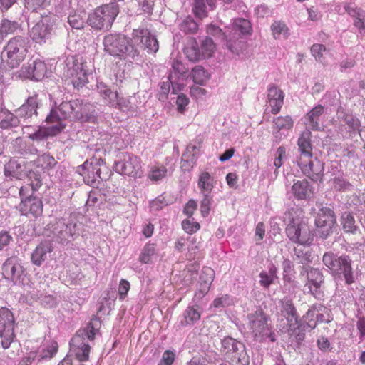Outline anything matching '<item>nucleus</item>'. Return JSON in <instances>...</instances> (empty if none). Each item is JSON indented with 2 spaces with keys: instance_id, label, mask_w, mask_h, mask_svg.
<instances>
[{
  "instance_id": "nucleus-1",
  "label": "nucleus",
  "mask_w": 365,
  "mask_h": 365,
  "mask_svg": "<svg viewBox=\"0 0 365 365\" xmlns=\"http://www.w3.org/2000/svg\"><path fill=\"white\" fill-rule=\"evenodd\" d=\"M104 50L113 56L124 59H134L138 56V48L146 49L148 53H155L158 51V41L148 29H134L132 34V44L122 34H108L103 40Z\"/></svg>"
},
{
  "instance_id": "nucleus-2",
  "label": "nucleus",
  "mask_w": 365,
  "mask_h": 365,
  "mask_svg": "<svg viewBox=\"0 0 365 365\" xmlns=\"http://www.w3.org/2000/svg\"><path fill=\"white\" fill-rule=\"evenodd\" d=\"M311 133L306 130L299 136L297 142L299 155L297 156V165L302 172L312 181L321 180L324 168L322 163L312 155V146L310 141Z\"/></svg>"
},
{
  "instance_id": "nucleus-3",
  "label": "nucleus",
  "mask_w": 365,
  "mask_h": 365,
  "mask_svg": "<svg viewBox=\"0 0 365 365\" xmlns=\"http://www.w3.org/2000/svg\"><path fill=\"white\" fill-rule=\"evenodd\" d=\"M227 29L225 32H222L220 28L211 24L208 26L207 31L210 35L218 36L222 37V39H226L227 48L232 53L239 54L242 44L240 37L242 35L251 34V24L247 19H237Z\"/></svg>"
},
{
  "instance_id": "nucleus-4",
  "label": "nucleus",
  "mask_w": 365,
  "mask_h": 365,
  "mask_svg": "<svg viewBox=\"0 0 365 365\" xmlns=\"http://www.w3.org/2000/svg\"><path fill=\"white\" fill-rule=\"evenodd\" d=\"M46 234L53 241L61 244H67L80 235V225L71 218L56 220L47 225Z\"/></svg>"
},
{
  "instance_id": "nucleus-5",
  "label": "nucleus",
  "mask_w": 365,
  "mask_h": 365,
  "mask_svg": "<svg viewBox=\"0 0 365 365\" xmlns=\"http://www.w3.org/2000/svg\"><path fill=\"white\" fill-rule=\"evenodd\" d=\"M28 49V39L21 36H16L9 39L4 47L1 58L9 68H17L24 61Z\"/></svg>"
},
{
  "instance_id": "nucleus-6",
  "label": "nucleus",
  "mask_w": 365,
  "mask_h": 365,
  "mask_svg": "<svg viewBox=\"0 0 365 365\" xmlns=\"http://www.w3.org/2000/svg\"><path fill=\"white\" fill-rule=\"evenodd\" d=\"M296 214L297 212L293 210L287 213L289 222L286 228L287 235L294 242L309 245L313 241V234L307 222Z\"/></svg>"
},
{
  "instance_id": "nucleus-7",
  "label": "nucleus",
  "mask_w": 365,
  "mask_h": 365,
  "mask_svg": "<svg viewBox=\"0 0 365 365\" xmlns=\"http://www.w3.org/2000/svg\"><path fill=\"white\" fill-rule=\"evenodd\" d=\"M96 332L97 329L89 324L86 328L80 329L71 339V351L79 361L88 360L91 349L88 341L94 339Z\"/></svg>"
},
{
  "instance_id": "nucleus-8",
  "label": "nucleus",
  "mask_w": 365,
  "mask_h": 365,
  "mask_svg": "<svg viewBox=\"0 0 365 365\" xmlns=\"http://www.w3.org/2000/svg\"><path fill=\"white\" fill-rule=\"evenodd\" d=\"M323 263L329 270L339 277L342 275L347 284L354 282L351 259L348 256H337L331 252H325L322 259Z\"/></svg>"
},
{
  "instance_id": "nucleus-9",
  "label": "nucleus",
  "mask_w": 365,
  "mask_h": 365,
  "mask_svg": "<svg viewBox=\"0 0 365 365\" xmlns=\"http://www.w3.org/2000/svg\"><path fill=\"white\" fill-rule=\"evenodd\" d=\"M106 169L101 156H93L85 161L82 165L78 166L76 172L83 177L85 183L95 187L101 184L103 179L101 176L102 170Z\"/></svg>"
},
{
  "instance_id": "nucleus-10",
  "label": "nucleus",
  "mask_w": 365,
  "mask_h": 365,
  "mask_svg": "<svg viewBox=\"0 0 365 365\" xmlns=\"http://www.w3.org/2000/svg\"><path fill=\"white\" fill-rule=\"evenodd\" d=\"M118 14L115 4H106L98 7L88 17V24L96 30L108 29Z\"/></svg>"
},
{
  "instance_id": "nucleus-11",
  "label": "nucleus",
  "mask_w": 365,
  "mask_h": 365,
  "mask_svg": "<svg viewBox=\"0 0 365 365\" xmlns=\"http://www.w3.org/2000/svg\"><path fill=\"white\" fill-rule=\"evenodd\" d=\"M248 327L251 330L254 337L259 341L269 339L271 341H274V333L272 331L271 327L268 324V317L259 309L247 316Z\"/></svg>"
},
{
  "instance_id": "nucleus-12",
  "label": "nucleus",
  "mask_w": 365,
  "mask_h": 365,
  "mask_svg": "<svg viewBox=\"0 0 365 365\" xmlns=\"http://www.w3.org/2000/svg\"><path fill=\"white\" fill-rule=\"evenodd\" d=\"M221 344V351L230 359L232 365H249V356L242 342L226 336L222 339Z\"/></svg>"
},
{
  "instance_id": "nucleus-13",
  "label": "nucleus",
  "mask_w": 365,
  "mask_h": 365,
  "mask_svg": "<svg viewBox=\"0 0 365 365\" xmlns=\"http://www.w3.org/2000/svg\"><path fill=\"white\" fill-rule=\"evenodd\" d=\"M59 116L56 110H51L50 114L46 119L48 125L46 127H40L33 133H29V126L23 128L24 133H27L28 137L34 141H41L48 136H53L60 133L65 127L64 124L59 122Z\"/></svg>"
},
{
  "instance_id": "nucleus-14",
  "label": "nucleus",
  "mask_w": 365,
  "mask_h": 365,
  "mask_svg": "<svg viewBox=\"0 0 365 365\" xmlns=\"http://www.w3.org/2000/svg\"><path fill=\"white\" fill-rule=\"evenodd\" d=\"M333 124L342 137L351 135L357 131L360 127L359 120L351 113H348L341 106L339 107L336 111V118L333 120Z\"/></svg>"
},
{
  "instance_id": "nucleus-15",
  "label": "nucleus",
  "mask_w": 365,
  "mask_h": 365,
  "mask_svg": "<svg viewBox=\"0 0 365 365\" xmlns=\"http://www.w3.org/2000/svg\"><path fill=\"white\" fill-rule=\"evenodd\" d=\"M15 319L13 313L6 307L0 308V338L4 349H8L14 338Z\"/></svg>"
},
{
  "instance_id": "nucleus-16",
  "label": "nucleus",
  "mask_w": 365,
  "mask_h": 365,
  "mask_svg": "<svg viewBox=\"0 0 365 365\" xmlns=\"http://www.w3.org/2000/svg\"><path fill=\"white\" fill-rule=\"evenodd\" d=\"M315 225L324 237L332 233L336 226V216L334 210L327 207L319 209L315 217Z\"/></svg>"
},
{
  "instance_id": "nucleus-17",
  "label": "nucleus",
  "mask_w": 365,
  "mask_h": 365,
  "mask_svg": "<svg viewBox=\"0 0 365 365\" xmlns=\"http://www.w3.org/2000/svg\"><path fill=\"white\" fill-rule=\"evenodd\" d=\"M114 168L117 173L131 177H136L141 174L140 158L128 153L123 154L122 160L115 163Z\"/></svg>"
},
{
  "instance_id": "nucleus-18",
  "label": "nucleus",
  "mask_w": 365,
  "mask_h": 365,
  "mask_svg": "<svg viewBox=\"0 0 365 365\" xmlns=\"http://www.w3.org/2000/svg\"><path fill=\"white\" fill-rule=\"evenodd\" d=\"M300 274H307V283L305 287H307L309 292L317 299H320L324 297L321 290V285L324 282L322 274L317 269L310 268L303 266Z\"/></svg>"
},
{
  "instance_id": "nucleus-19",
  "label": "nucleus",
  "mask_w": 365,
  "mask_h": 365,
  "mask_svg": "<svg viewBox=\"0 0 365 365\" xmlns=\"http://www.w3.org/2000/svg\"><path fill=\"white\" fill-rule=\"evenodd\" d=\"M53 31V24L48 17L42 18L30 31V36L37 43H44L51 38Z\"/></svg>"
},
{
  "instance_id": "nucleus-20",
  "label": "nucleus",
  "mask_w": 365,
  "mask_h": 365,
  "mask_svg": "<svg viewBox=\"0 0 365 365\" xmlns=\"http://www.w3.org/2000/svg\"><path fill=\"white\" fill-rule=\"evenodd\" d=\"M2 270L5 277L11 279L14 284H23L26 275L23 266L15 257L8 258L3 264Z\"/></svg>"
},
{
  "instance_id": "nucleus-21",
  "label": "nucleus",
  "mask_w": 365,
  "mask_h": 365,
  "mask_svg": "<svg viewBox=\"0 0 365 365\" xmlns=\"http://www.w3.org/2000/svg\"><path fill=\"white\" fill-rule=\"evenodd\" d=\"M189 69L178 61H174L172 64V70L168 76L171 83L172 92L175 94L180 91L184 86V82L188 76Z\"/></svg>"
},
{
  "instance_id": "nucleus-22",
  "label": "nucleus",
  "mask_w": 365,
  "mask_h": 365,
  "mask_svg": "<svg viewBox=\"0 0 365 365\" xmlns=\"http://www.w3.org/2000/svg\"><path fill=\"white\" fill-rule=\"evenodd\" d=\"M19 73V76L22 78L40 81L46 76L47 66L44 61L35 59L22 66Z\"/></svg>"
},
{
  "instance_id": "nucleus-23",
  "label": "nucleus",
  "mask_w": 365,
  "mask_h": 365,
  "mask_svg": "<svg viewBox=\"0 0 365 365\" xmlns=\"http://www.w3.org/2000/svg\"><path fill=\"white\" fill-rule=\"evenodd\" d=\"M19 210L22 215L38 217L43 212V203L39 198L29 197L21 200Z\"/></svg>"
},
{
  "instance_id": "nucleus-24",
  "label": "nucleus",
  "mask_w": 365,
  "mask_h": 365,
  "mask_svg": "<svg viewBox=\"0 0 365 365\" xmlns=\"http://www.w3.org/2000/svg\"><path fill=\"white\" fill-rule=\"evenodd\" d=\"M324 116V108L317 105L306 114L304 123L307 128L319 130L323 127Z\"/></svg>"
},
{
  "instance_id": "nucleus-25",
  "label": "nucleus",
  "mask_w": 365,
  "mask_h": 365,
  "mask_svg": "<svg viewBox=\"0 0 365 365\" xmlns=\"http://www.w3.org/2000/svg\"><path fill=\"white\" fill-rule=\"evenodd\" d=\"M67 76L72 78V83L74 87H82L88 83L87 71L83 63L77 60L73 62V66L68 68Z\"/></svg>"
},
{
  "instance_id": "nucleus-26",
  "label": "nucleus",
  "mask_w": 365,
  "mask_h": 365,
  "mask_svg": "<svg viewBox=\"0 0 365 365\" xmlns=\"http://www.w3.org/2000/svg\"><path fill=\"white\" fill-rule=\"evenodd\" d=\"M78 100H73L70 101H65L61 103L57 109H52L51 110H56L60 118L59 122L62 124V120L67 118H70L71 115L76 118L81 117V114L79 113V108L81 107Z\"/></svg>"
},
{
  "instance_id": "nucleus-27",
  "label": "nucleus",
  "mask_w": 365,
  "mask_h": 365,
  "mask_svg": "<svg viewBox=\"0 0 365 365\" xmlns=\"http://www.w3.org/2000/svg\"><path fill=\"white\" fill-rule=\"evenodd\" d=\"M214 277L215 271L212 268L209 267L202 268L200 275L199 287L195 294V297L201 299L208 292Z\"/></svg>"
},
{
  "instance_id": "nucleus-28",
  "label": "nucleus",
  "mask_w": 365,
  "mask_h": 365,
  "mask_svg": "<svg viewBox=\"0 0 365 365\" xmlns=\"http://www.w3.org/2000/svg\"><path fill=\"white\" fill-rule=\"evenodd\" d=\"M273 134L279 140L284 138L294 125L292 118L289 115L277 117L273 120Z\"/></svg>"
},
{
  "instance_id": "nucleus-29",
  "label": "nucleus",
  "mask_w": 365,
  "mask_h": 365,
  "mask_svg": "<svg viewBox=\"0 0 365 365\" xmlns=\"http://www.w3.org/2000/svg\"><path fill=\"white\" fill-rule=\"evenodd\" d=\"M284 95L283 91L275 86H270L267 89V103L271 107L273 114L278 113L284 103Z\"/></svg>"
},
{
  "instance_id": "nucleus-30",
  "label": "nucleus",
  "mask_w": 365,
  "mask_h": 365,
  "mask_svg": "<svg viewBox=\"0 0 365 365\" xmlns=\"http://www.w3.org/2000/svg\"><path fill=\"white\" fill-rule=\"evenodd\" d=\"M38 106V95L34 93L26 98L25 103L15 110V113L20 118H30L34 115H37Z\"/></svg>"
},
{
  "instance_id": "nucleus-31",
  "label": "nucleus",
  "mask_w": 365,
  "mask_h": 365,
  "mask_svg": "<svg viewBox=\"0 0 365 365\" xmlns=\"http://www.w3.org/2000/svg\"><path fill=\"white\" fill-rule=\"evenodd\" d=\"M4 174L6 176L21 179L26 175L24 162L23 160L19 161L15 159H11L5 165Z\"/></svg>"
},
{
  "instance_id": "nucleus-32",
  "label": "nucleus",
  "mask_w": 365,
  "mask_h": 365,
  "mask_svg": "<svg viewBox=\"0 0 365 365\" xmlns=\"http://www.w3.org/2000/svg\"><path fill=\"white\" fill-rule=\"evenodd\" d=\"M292 193L298 200H307L312 197L313 191L307 180H297L291 187Z\"/></svg>"
},
{
  "instance_id": "nucleus-33",
  "label": "nucleus",
  "mask_w": 365,
  "mask_h": 365,
  "mask_svg": "<svg viewBox=\"0 0 365 365\" xmlns=\"http://www.w3.org/2000/svg\"><path fill=\"white\" fill-rule=\"evenodd\" d=\"M19 117L8 110H1V117L0 120V128L3 130H9L17 128L20 125Z\"/></svg>"
},
{
  "instance_id": "nucleus-34",
  "label": "nucleus",
  "mask_w": 365,
  "mask_h": 365,
  "mask_svg": "<svg viewBox=\"0 0 365 365\" xmlns=\"http://www.w3.org/2000/svg\"><path fill=\"white\" fill-rule=\"evenodd\" d=\"M51 252V243L45 241L40 243L36 247L31 255L32 262L37 266L41 265L42 262L46 259L47 253Z\"/></svg>"
},
{
  "instance_id": "nucleus-35",
  "label": "nucleus",
  "mask_w": 365,
  "mask_h": 365,
  "mask_svg": "<svg viewBox=\"0 0 365 365\" xmlns=\"http://www.w3.org/2000/svg\"><path fill=\"white\" fill-rule=\"evenodd\" d=\"M58 344L55 341H51L48 343L41 346L33 359L41 361L52 358L58 351Z\"/></svg>"
},
{
  "instance_id": "nucleus-36",
  "label": "nucleus",
  "mask_w": 365,
  "mask_h": 365,
  "mask_svg": "<svg viewBox=\"0 0 365 365\" xmlns=\"http://www.w3.org/2000/svg\"><path fill=\"white\" fill-rule=\"evenodd\" d=\"M205 2L211 10L215 9L216 0H194L192 11L195 15L200 19L207 16Z\"/></svg>"
},
{
  "instance_id": "nucleus-37",
  "label": "nucleus",
  "mask_w": 365,
  "mask_h": 365,
  "mask_svg": "<svg viewBox=\"0 0 365 365\" xmlns=\"http://www.w3.org/2000/svg\"><path fill=\"white\" fill-rule=\"evenodd\" d=\"M97 91L99 95L103 98L105 103L109 106L116 104V98L118 93L113 92L103 82L97 83Z\"/></svg>"
},
{
  "instance_id": "nucleus-38",
  "label": "nucleus",
  "mask_w": 365,
  "mask_h": 365,
  "mask_svg": "<svg viewBox=\"0 0 365 365\" xmlns=\"http://www.w3.org/2000/svg\"><path fill=\"white\" fill-rule=\"evenodd\" d=\"M197 186L200 193H211L214 188V179L208 172H202L199 175Z\"/></svg>"
},
{
  "instance_id": "nucleus-39",
  "label": "nucleus",
  "mask_w": 365,
  "mask_h": 365,
  "mask_svg": "<svg viewBox=\"0 0 365 365\" xmlns=\"http://www.w3.org/2000/svg\"><path fill=\"white\" fill-rule=\"evenodd\" d=\"M20 25L16 21L3 19L0 22V43L9 35L14 33Z\"/></svg>"
},
{
  "instance_id": "nucleus-40",
  "label": "nucleus",
  "mask_w": 365,
  "mask_h": 365,
  "mask_svg": "<svg viewBox=\"0 0 365 365\" xmlns=\"http://www.w3.org/2000/svg\"><path fill=\"white\" fill-rule=\"evenodd\" d=\"M201 314L194 306H188L182 314L180 323L182 326L192 325L200 319Z\"/></svg>"
},
{
  "instance_id": "nucleus-41",
  "label": "nucleus",
  "mask_w": 365,
  "mask_h": 365,
  "mask_svg": "<svg viewBox=\"0 0 365 365\" xmlns=\"http://www.w3.org/2000/svg\"><path fill=\"white\" fill-rule=\"evenodd\" d=\"M317 310L326 311V307L320 304H314L304 316V320L307 327L312 329H314L317 326L316 315Z\"/></svg>"
},
{
  "instance_id": "nucleus-42",
  "label": "nucleus",
  "mask_w": 365,
  "mask_h": 365,
  "mask_svg": "<svg viewBox=\"0 0 365 365\" xmlns=\"http://www.w3.org/2000/svg\"><path fill=\"white\" fill-rule=\"evenodd\" d=\"M341 224L344 232L355 233L358 230L355 219L351 213L345 212L341 217Z\"/></svg>"
},
{
  "instance_id": "nucleus-43",
  "label": "nucleus",
  "mask_w": 365,
  "mask_h": 365,
  "mask_svg": "<svg viewBox=\"0 0 365 365\" xmlns=\"http://www.w3.org/2000/svg\"><path fill=\"white\" fill-rule=\"evenodd\" d=\"M271 30L275 39L287 38L289 35V29L285 23L281 21H275L271 25Z\"/></svg>"
},
{
  "instance_id": "nucleus-44",
  "label": "nucleus",
  "mask_w": 365,
  "mask_h": 365,
  "mask_svg": "<svg viewBox=\"0 0 365 365\" xmlns=\"http://www.w3.org/2000/svg\"><path fill=\"white\" fill-rule=\"evenodd\" d=\"M55 158L48 153L39 155L34 161V165L43 170H49L56 165Z\"/></svg>"
},
{
  "instance_id": "nucleus-45",
  "label": "nucleus",
  "mask_w": 365,
  "mask_h": 365,
  "mask_svg": "<svg viewBox=\"0 0 365 365\" xmlns=\"http://www.w3.org/2000/svg\"><path fill=\"white\" fill-rule=\"evenodd\" d=\"M332 187L339 192H349L354 188L353 185L343 177H335L331 180Z\"/></svg>"
},
{
  "instance_id": "nucleus-46",
  "label": "nucleus",
  "mask_w": 365,
  "mask_h": 365,
  "mask_svg": "<svg viewBox=\"0 0 365 365\" xmlns=\"http://www.w3.org/2000/svg\"><path fill=\"white\" fill-rule=\"evenodd\" d=\"M184 52L190 61H197L202 56V53L198 48V45L195 41H192L185 46Z\"/></svg>"
},
{
  "instance_id": "nucleus-47",
  "label": "nucleus",
  "mask_w": 365,
  "mask_h": 365,
  "mask_svg": "<svg viewBox=\"0 0 365 365\" xmlns=\"http://www.w3.org/2000/svg\"><path fill=\"white\" fill-rule=\"evenodd\" d=\"M200 150V143H190L187 146L186 151L183 153V160L185 162L194 164Z\"/></svg>"
},
{
  "instance_id": "nucleus-48",
  "label": "nucleus",
  "mask_w": 365,
  "mask_h": 365,
  "mask_svg": "<svg viewBox=\"0 0 365 365\" xmlns=\"http://www.w3.org/2000/svg\"><path fill=\"white\" fill-rule=\"evenodd\" d=\"M294 259L302 264H306L312 261V257L307 247H295L294 250Z\"/></svg>"
},
{
  "instance_id": "nucleus-49",
  "label": "nucleus",
  "mask_w": 365,
  "mask_h": 365,
  "mask_svg": "<svg viewBox=\"0 0 365 365\" xmlns=\"http://www.w3.org/2000/svg\"><path fill=\"white\" fill-rule=\"evenodd\" d=\"M193 81L199 85H203L209 79V73L200 66H197L192 69L191 73Z\"/></svg>"
},
{
  "instance_id": "nucleus-50",
  "label": "nucleus",
  "mask_w": 365,
  "mask_h": 365,
  "mask_svg": "<svg viewBox=\"0 0 365 365\" xmlns=\"http://www.w3.org/2000/svg\"><path fill=\"white\" fill-rule=\"evenodd\" d=\"M168 169L164 165H154L150 168L148 178L153 182L162 180L167 176Z\"/></svg>"
},
{
  "instance_id": "nucleus-51",
  "label": "nucleus",
  "mask_w": 365,
  "mask_h": 365,
  "mask_svg": "<svg viewBox=\"0 0 365 365\" xmlns=\"http://www.w3.org/2000/svg\"><path fill=\"white\" fill-rule=\"evenodd\" d=\"M282 269L283 279L289 283L292 282L294 281L295 274L293 262L288 259H285L282 262Z\"/></svg>"
},
{
  "instance_id": "nucleus-52",
  "label": "nucleus",
  "mask_w": 365,
  "mask_h": 365,
  "mask_svg": "<svg viewBox=\"0 0 365 365\" xmlns=\"http://www.w3.org/2000/svg\"><path fill=\"white\" fill-rule=\"evenodd\" d=\"M180 29L185 34H194L198 29V24L191 16L185 18L179 25Z\"/></svg>"
},
{
  "instance_id": "nucleus-53",
  "label": "nucleus",
  "mask_w": 365,
  "mask_h": 365,
  "mask_svg": "<svg viewBox=\"0 0 365 365\" xmlns=\"http://www.w3.org/2000/svg\"><path fill=\"white\" fill-rule=\"evenodd\" d=\"M202 200L200 201V212L202 216L207 217L210 211L211 205L213 202V196L211 193H200Z\"/></svg>"
},
{
  "instance_id": "nucleus-54",
  "label": "nucleus",
  "mask_w": 365,
  "mask_h": 365,
  "mask_svg": "<svg viewBox=\"0 0 365 365\" xmlns=\"http://www.w3.org/2000/svg\"><path fill=\"white\" fill-rule=\"evenodd\" d=\"M132 97L129 98H120L118 96L116 98V104L112 105L111 107L117 108L123 111L133 112L135 110V106L132 104Z\"/></svg>"
},
{
  "instance_id": "nucleus-55",
  "label": "nucleus",
  "mask_w": 365,
  "mask_h": 365,
  "mask_svg": "<svg viewBox=\"0 0 365 365\" xmlns=\"http://www.w3.org/2000/svg\"><path fill=\"white\" fill-rule=\"evenodd\" d=\"M155 254V245L150 243L146 244L141 252L139 259L142 263L148 264L151 261V258Z\"/></svg>"
},
{
  "instance_id": "nucleus-56",
  "label": "nucleus",
  "mask_w": 365,
  "mask_h": 365,
  "mask_svg": "<svg viewBox=\"0 0 365 365\" xmlns=\"http://www.w3.org/2000/svg\"><path fill=\"white\" fill-rule=\"evenodd\" d=\"M215 48V43L211 38H206L201 45L202 56L204 58L210 57Z\"/></svg>"
},
{
  "instance_id": "nucleus-57",
  "label": "nucleus",
  "mask_w": 365,
  "mask_h": 365,
  "mask_svg": "<svg viewBox=\"0 0 365 365\" xmlns=\"http://www.w3.org/2000/svg\"><path fill=\"white\" fill-rule=\"evenodd\" d=\"M49 4L48 0H24V5L28 10L36 11L45 8Z\"/></svg>"
},
{
  "instance_id": "nucleus-58",
  "label": "nucleus",
  "mask_w": 365,
  "mask_h": 365,
  "mask_svg": "<svg viewBox=\"0 0 365 365\" xmlns=\"http://www.w3.org/2000/svg\"><path fill=\"white\" fill-rule=\"evenodd\" d=\"M326 51V47L323 44L315 43L311 47V53L315 60L324 63L323 53Z\"/></svg>"
},
{
  "instance_id": "nucleus-59",
  "label": "nucleus",
  "mask_w": 365,
  "mask_h": 365,
  "mask_svg": "<svg viewBox=\"0 0 365 365\" xmlns=\"http://www.w3.org/2000/svg\"><path fill=\"white\" fill-rule=\"evenodd\" d=\"M41 185V180L39 177H37L35 180V182H31L30 185L26 186H22L19 190V195L21 197V200H24V197L28 198L27 195H29V191L30 187H31L32 192L36 190Z\"/></svg>"
},
{
  "instance_id": "nucleus-60",
  "label": "nucleus",
  "mask_w": 365,
  "mask_h": 365,
  "mask_svg": "<svg viewBox=\"0 0 365 365\" xmlns=\"http://www.w3.org/2000/svg\"><path fill=\"white\" fill-rule=\"evenodd\" d=\"M182 229L189 234L196 232L200 228V225L198 222L194 221V219H186L182 222Z\"/></svg>"
},
{
  "instance_id": "nucleus-61",
  "label": "nucleus",
  "mask_w": 365,
  "mask_h": 365,
  "mask_svg": "<svg viewBox=\"0 0 365 365\" xmlns=\"http://www.w3.org/2000/svg\"><path fill=\"white\" fill-rule=\"evenodd\" d=\"M69 25L76 29H81L84 26V20L77 14H70L68 17Z\"/></svg>"
},
{
  "instance_id": "nucleus-62",
  "label": "nucleus",
  "mask_w": 365,
  "mask_h": 365,
  "mask_svg": "<svg viewBox=\"0 0 365 365\" xmlns=\"http://www.w3.org/2000/svg\"><path fill=\"white\" fill-rule=\"evenodd\" d=\"M286 158V149L284 147L280 146L277 148L275 153L274 165L275 166L276 169L279 168L282 165Z\"/></svg>"
},
{
  "instance_id": "nucleus-63",
  "label": "nucleus",
  "mask_w": 365,
  "mask_h": 365,
  "mask_svg": "<svg viewBox=\"0 0 365 365\" xmlns=\"http://www.w3.org/2000/svg\"><path fill=\"white\" fill-rule=\"evenodd\" d=\"M130 288V284L128 280L123 279L120 280L118 289L120 300L123 301L125 299Z\"/></svg>"
},
{
  "instance_id": "nucleus-64",
  "label": "nucleus",
  "mask_w": 365,
  "mask_h": 365,
  "mask_svg": "<svg viewBox=\"0 0 365 365\" xmlns=\"http://www.w3.org/2000/svg\"><path fill=\"white\" fill-rule=\"evenodd\" d=\"M175 352L167 350L163 354L162 359L158 365H172L175 361Z\"/></svg>"
}]
</instances>
